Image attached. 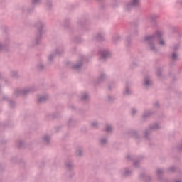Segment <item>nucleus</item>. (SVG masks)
I'll use <instances>...</instances> for the list:
<instances>
[{"instance_id": "f257e3e1", "label": "nucleus", "mask_w": 182, "mask_h": 182, "mask_svg": "<svg viewBox=\"0 0 182 182\" xmlns=\"http://www.w3.org/2000/svg\"><path fill=\"white\" fill-rule=\"evenodd\" d=\"M158 39H159V43L163 46L164 45V41L161 40V36L160 34L157 35Z\"/></svg>"}, {"instance_id": "f03ea898", "label": "nucleus", "mask_w": 182, "mask_h": 182, "mask_svg": "<svg viewBox=\"0 0 182 182\" xmlns=\"http://www.w3.org/2000/svg\"><path fill=\"white\" fill-rule=\"evenodd\" d=\"M132 5L134 6L136 5H139V0H133Z\"/></svg>"}, {"instance_id": "7ed1b4c3", "label": "nucleus", "mask_w": 182, "mask_h": 182, "mask_svg": "<svg viewBox=\"0 0 182 182\" xmlns=\"http://www.w3.org/2000/svg\"><path fill=\"white\" fill-rule=\"evenodd\" d=\"M145 85H146V86H149V85H150V80H146V81H145Z\"/></svg>"}, {"instance_id": "20e7f679", "label": "nucleus", "mask_w": 182, "mask_h": 182, "mask_svg": "<svg viewBox=\"0 0 182 182\" xmlns=\"http://www.w3.org/2000/svg\"><path fill=\"white\" fill-rule=\"evenodd\" d=\"M106 130L107 132H110V130H112V127H109V128H107Z\"/></svg>"}, {"instance_id": "39448f33", "label": "nucleus", "mask_w": 182, "mask_h": 182, "mask_svg": "<svg viewBox=\"0 0 182 182\" xmlns=\"http://www.w3.org/2000/svg\"><path fill=\"white\" fill-rule=\"evenodd\" d=\"M173 59H176V58H177V55L173 54Z\"/></svg>"}, {"instance_id": "423d86ee", "label": "nucleus", "mask_w": 182, "mask_h": 182, "mask_svg": "<svg viewBox=\"0 0 182 182\" xmlns=\"http://www.w3.org/2000/svg\"><path fill=\"white\" fill-rule=\"evenodd\" d=\"M33 2H38V0H33Z\"/></svg>"}]
</instances>
